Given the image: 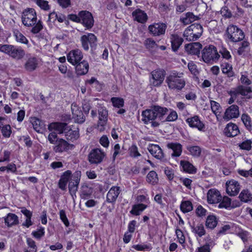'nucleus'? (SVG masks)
Returning <instances> with one entry per match:
<instances>
[{
    "label": "nucleus",
    "mask_w": 252,
    "mask_h": 252,
    "mask_svg": "<svg viewBox=\"0 0 252 252\" xmlns=\"http://www.w3.org/2000/svg\"><path fill=\"white\" fill-rule=\"evenodd\" d=\"M168 111L166 108L154 106L151 109H147L142 112V121L145 124L150 123L153 127H158L163 122L162 117Z\"/></svg>",
    "instance_id": "f257e3e1"
},
{
    "label": "nucleus",
    "mask_w": 252,
    "mask_h": 252,
    "mask_svg": "<svg viewBox=\"0 0 252 252\" xmlns=\"http://www.w3.org/2000/svg\"><path fill=\"white\" fill-rule=\"evenodd\" d=\"M225 36L227 41L236 43L244 40L245 33L244 32L236 25L230 24L228 26Z\"/></svg>",
    "instance_id": "f03ea898"
},
{
    "label": "nucleus",
    "mask_w": 252,
    "mask_h": 252,
    "mask_svg": "<svg viewBox=\"0 0 252 252\" xmlns=\"http://www.w3.org/2000/svg\"><path fill=\"white\" fill-rule=\"evenodd\" d=\"M0 51L17 60L22 59L25 55V52L22 47L9 44H0Z\"/></svg>",
    "instance_id": "7ed1b4c3"
},
{
    "label": "nucleus",
    "mask_w": 252,
    "mask_h": 252,
    "mask_svg": "<svg viewBox=\"0 0 252 252\" xmlns=\"http://www.w3.org/2000/svg\"><path fill=\"white\" fill-rule=\"evenodd\" d=\"M203 31L200 24H193L189 26L184 32L183 36L188 41H195L202 35Z\"/></svg>",
    "instance_id": "20e7f679"
},
{
    "label": "nucleus",
    "mask_w": 252,
    "mask_h": 252,
    "mask_svg": "<svg viewBox=\"0 0 252 252\" xmlns=\"http://www.w3.org/2000/svg\"><path fill=\"white\" fill-rule=\"evenodd\" d=\"M220 58V55L218 53L217 48L213 45L206 46L202 51V58L206 63L216 62Z\"/></svg>",
    "instance_id": "39448f33"
},
{
    "label": "nucleus",
    "mask_w": 252,
    "mask_h": 252,
    "mask_svg": "<svg viewBox=\"0 0 252 252\" xmlns=\"http://www.w3.org/2000/svg\"><path fill=\"white\" fill-rule=\"evenodd\" d=\"M97 40L96 36L92 33L83 35L80 38L82 46L85 51L89 50V44L90 45L92 51L95 50L97 46Z\"/></svg>",
    "instance_id": "423d86ee"
},
{
    "label": "nucleus",
    "mask_w": 252,
    "mask_h": 252,
    "mask_svg": "<svg viewBox=\"0 0 252 252\" xmlns=\"http://www.w3.org/2000/svg\"><path fill=\"white\" fill-rule=\"evenodd\" d=\"M36 20V14L34 9L28 8L23 12L22 20L25 26H33L35 24Z\"/></svg>",
    "instance_id": "0eeeda50"
},
{
    "label": "nucleus",
    "mask_w": 252,
    "mask_h": 252,
    "mask_svg": "<svg viewBox=\"0 0 252 252\" xmlns=\"http://www.w3.org/2000/svg\"><path fill=\"white\" fill-rule=\"evenodd\" d=\"M79 15L80 16L81 22L86 30L91 29L94 25V19L92 14L87 10H82L79 12Z\"/></svg>",
    "instance_id": "6e6552de"
},
{
    "label": "nucleus",
    "mask_w": 252,
    "mask_h": 252,
    "mask_svg": "<svg viewBox=\"0 0 252 252\" xmlns=\"http://www.w3.org/2000/svg\"><path fill=\"white\" fill-rule=\"evenodd\" d=\"M81 175L80 171L76 172L72 175L71 180L69 181L68 189L72 196L75 195L78 190Z\"/></svg>",
    "instance_id": "1a4fd4ad"
},
{
    "label": "nucleus",
    "mask_w": 252,
    "mask_h": 252,
    "mask_svg": "<svg viewBox=\"0 0 252 252\" xmlns=\"http://www.w3.org/2000/svg\"><path fill=\"white\" fill-rule=\"evenodd\" d=\"M104 157V153L101 150L96 148L91 151L88 159L91 164H99L102 162Z\"/></svg>",
    "instance_id": "9d476101"
},
{
    "label": "nucleus",
    "mask_w": 252,
    "mask_h": 252,
    "mask_svg": "<svg viewBox=\"0 0 252 252\" xmlns=\"http://www.w3.org/2000/svg\"><path fill=\"white\" fill-rule=\"evenodd\" d=\"M186 123L189 127L197 128L199 131L205 130V125L202 122L198 115H194L188 118L186 120Z\"/></svg>",
    "instance_id": "9b49d317"
},
{
    "label": "nucleus",
    "mask_w": 252,
    "mask_h": 252,
    "mask_svg": "<svg viewBox=\"0 0 252 252\" xmlns=\"http://www.w3.org/2000/svg\"><path fill=\"white\" fill-rule=\"evenodd\" d=\"M240 183L233 179L227 181L226 183V191L230 196H235L238 194L240 189Z\"/></svg>",
    "instance_id": "f8f14e48"
},
{
    "label": "nucleus",
    "mask_w": 252,
    "mask_h": 252,
    "mask_svg": "<svg viewBox=\"0 0 252 252\" xmlns=\"http://www.w3.org/2000/svg\"><path fill=\"white\" fill-rule=\"evenodd\" d=\"M74 147L73 144H69L64 139L61 138L54 147L53 150L56 153H63L72 150Z\"/></svg>",
    "instance_id": "ddd939ff"
},
{
    "label": "nucleus",
    "mask_w": 252,
    "mask_h": 252,
    "mask_svg": "<svg viewBox=\"0 0 252 252\" xmlns=\"http://www.w3.org/2000/svg\"><path fill=\"white\" fill-rule=\"evenodd\" d=\"M71 111L72 113V118L74 120L75 122L78 124H82L85 121V116L76 104H72Z\"/></svg>",
    "instance_id": "4468645a"
},
{
    "label": "nucleus",
    "mask_w": 252,
    "mask_h": 252,
    "mask_svg": "<svg viewBox=\"0 0 252 252\" xmlns=\"http://www.w3.org/2000/svg\"><path fill=\"white\" fill-rule=\"evenodd\" d=\"M83 58V54L79 49L70 51L67 55V61L72 65H75L80 62Z\"/></svg>",
    "instance_id": "2eb2a0df"
},
{
    "label": "nucleus",
    "mask_w": 252,
    "mask_h": 252,
    "mask_svg": "<svg viewBox=\"0 0 252 252\" xmlns=\"http://www.w3.org/2000/svg\"><path fill=\"white\" fill-rule=\"evenodd\" d=\"M239 116V107L237 105L233 104L226 109L223 119L225 120L229 121L233 118H237Z\"/></svg>",
    "instance_id": "dca6fc26"
},
{
    "label": "nucleus",
    "mask_w": 252,
    "mask_h": 252,
    "mask_svg": "<svg viewBox=\"0 0 252 252\" xmlns=\"http://www.w3.org/2000/svg\"><path fill=\"white\" fill-rule=\"evenodd\" d=\"M207 197L209 204L218 203L222 199L220 191L215 189H211L208 191Z\"/></svg>",
    "instance_id": "f3484780"
},
{
    "label": "nucleus",
    "mask_w": 252,
    "mask_h": 252,
    "mask_svg": "<svg viewBox=\"0 0 252 252\" xmlns=\"http://www.w3.org/2000/svg\"><path fill=\"white\" fill-rule=\"evenodd\" d=\"M166 26L163 23H154L149 26V30L154 36H159L165 33Z\"/></svg>",
    "instance_id": "a211bd4d"
},
{
    "label": "nucleus",
    "mask_w": 252,
    "mask_h": 252,
    "mask_svg": "<svg viewBox=\"0 0 252 252\" xmlns=\"http://www.w3.org/2000/svg\"><path fill=\"white\" fill-rule=\"evenodd\" d=\"M152 79L151 82L154 86H158L162 83L164 78V71L155 70L151 72Z\"/></svg>",
    "instance_id": "6ab92c4d"
},
{
    "label": "nucleus",
    "mask_w": 252,
    "mask_h": 252,
    "mask_svg": "<svg viewBox=\"0 0 252 252\" xmlns=\"http://www.w3.org/2000/svg\"><path fill=\"white\" fill-rule=\"evenodd\" d=\"M202 45L199 42H193L186 44L185 49L188 54L199 56Z\"/></svg>",
    "instance_id": "aec40b11"
},
{
    "label": "nucleus",
    "mask_w": 252,
    "mask_h": 252,
    "mask_svg": "<svg viewBox=\"0 0 252 252\" xmlns=\"http://www.w3.org/2000/svg\"><path fill=\"white\" fill-rule=\"evenodd\" d=\"M224 133L227 137H233L238 135L240 131L236 124L230 123L224 128Z\"/></svg>",
    "instance_id": "412c9836"
},
{
    "label": "nucleus",
    "mask_w": 252,
    "mask_h": 252,
    "mask_svg": "<svg viewBox=\"0 0 252 252\" xmlns=\"http://www.w3.org/2000/svg\"><path fill=\"white\" fill-rule=\"evenodd\" d=\"M180 168L181 171L186 173L195 174L197 172L196 168L190 162L185 160L180 161Z\"/></svg>",
    "instance_id": "4be33fe9"
},
{
    "label": "nucleus",
    "mask_w": 252,
    "mask_h": 252,
    "mask_svg": "<svg viewBox=\"0 0 252 252\" xmlns=\"http://www.w3.org/2000/svg\"><path fill=\"white\" fill-rule=\"evenodd\" d=\"M75 65V72L77 76L84 75L88 72L89 64L87 61L83 60Z\"/></svg>",
    "instance_id": "5701e85b"
},
{
    "label": "nucleus",
    "mask_w": 252,
    "mask_h": 252,
    "mask_svg": "<svg viewBox=\"0 0 252 252\" xmlns=\"http://www.w3.org/2000/svg\"><path fill=\"white\" fill-rule=\"evenodd\" d=\"M72 128L68 126L66 129L64 134L67 140L73 142L79 138V132L78 128Z\"/></svg>",
    "instance_id": "b1692460"
},
{
    "label": "nucleus",
    "mask_w": 252,
    "mask_h": 252,
    "mask_svg": "<svg viewBox=\"0 0 252 252\" xmlns=\"http://www.w3.org/2000/svg\"><path fill=\"white\" fill-rule=\"evenodd\" d=\"M120 193V187L117 186L112 187L107 194L106 201L109 203H114L116 201L119 194Z\"/></svg>",
    "instance_id": "393cba45"
},
{
    "label": "nucleus",
    "mask_w": 252,
    "mask_h": 252,
    "mask_svg": "<svg viewBox=\"0 0 252 252\" xmlns=\"http://www.w3.org/2000/svg\"><path fill=\"white\" fill-rule=\"evenodd\" d=\"M148 150L150 153L155 158L161 159L163 157V154L160 147L156 144H150Z\"/></svg>",
    "instance_id": "a878e982"
},
{
    "label": "nucleus",
    "mask_w": 252,
    "mask_h": 252,
    "mask_svg": "<svg viewBox=\"0 0 252 252\" xmlns=\"http://www.w3.org/2000/svg\"><path fill=\"white\" fill-rule=\"evenodd\" d=\"M132 15L135 21L140 23H145L148 19L147 14L144 11L140 9H137L133 11Z\"/></svg>",
    "instance_id": "bb28decb"
},
{
    "label": "nucleus",
    "mask_w": 252,
    "mask_h": 252,
    "mask_svg": "<svg viewBox=\"0 0 252 252\" xmlns=\"http://www.w3.org/2000/svg\"><path fill=\"white\" fill-rule=\"evenodd\" d=\"M38 61L36 57L29 58L26 63L24 67L25 69L29 72H32L35 70L38 66Z\"/></svg>",
    "instance_id": "cd10ccee"
},
{
    "label": "nucleus",
    "mask_w": 252,
    "mask_h": 252,
    "mask_svg": "<svg viewBox=\"0 0 252 252\" xmlns=\"http://www.w3.org/2000/svg\"><path fill=\"white\" fill-rule=\"evenodd\" d=\"M222 73L228 78L232 77L235 75L233 70L232 65L229 62H223L220 64Z\"/></svg>",
    "instance_id": "c85d7f7f"
},
{
    "label": "nucleus",
    "mask_w": 252,
    "mask_h": 252,
    "mask_svg": "<svg viewBox=\"0 0 252 252\" xmlns=\"http://www.w3.org/2000/svg\"><path fill=\"white\" fill-rule=\"evenodd\" d=\"M4 222L7 226L11 227L19 224V219L15 214L8 213L4 218Z\"/></svg>",
    "instance_id": "c756f323"
},
{
    "label": "nucleus",
    "mask_w": 252,
    "mask_h": 252,
    "mask_svg": "<svg viewBox=\"0 0 252 252\" xmlns=\"http://www.w3.org/2000/svg\"><path fill=\"white\" fill-rule=\"evenodd\" d=\"M68 127L67 124L65 123H55L48 125V128L50 130L54 129L60 134L64 133Z\"/></svg>",
    "instance_id": "7c9ffc66"
},
{
    "label": "nucleus",
    "mask_w": 252,
    "mask_h": 252,
    "mask_svg": "<svg viewBox=\"0 0 252 252\" xmlns=\"http://www.w3.org/2000/svg\"><path fill=\"white\" fill-rule=\"evenodd\" d=\"M239 198L243 203H249L252 201V193L248 189H244L240 193Z\"/></svg>",
    "instance_id": "2f4dec72"
},
{
    "label": "nucleus",
    "mask_w": 252,
    "mask_h": 252,
    "mask_svg": "<svg viewBox=\"0 0 252 252\" xmlns=\"http://www.w3.org/2000/svg\"><path fill=\"white\" fill-rule=\"evenodd\" d=\"M99 115V124L101 126L106 124L108 120V111L103 107H101L98 110Z\"/></svg>",
    "instance_id": "473e14b6"
},
{
    "label": "nucleus",
    "mask_w": 252,
    "mask_h": 252,
    "mask_svg": "<svg viewBox=\"0 0 252 252\" xmlns=\"http://www.w3.org/2000/svg\"><path fill=\"white\" fill-rule=\"evenodd\" d=\"M218 53L220 54V57L225 60L231 62L232 59V56L228 51V50L224 46H220L219 48Z\"/></svg>",
    "instance_id": "72a5a7b5"
},
{
    "label": "nucleus",
    "mask_w": 252,
    "mask_h": 252,
    "mask_svg": "<svg viewBox=\"0 0 252 252\" xmlns=\"http://www.w3.org/2000/svg\"><path fill=\"white\" fill-rule=\"evenodd\" d=\"M147 207V205L142 203L133 205L130 213L134 216H139Z\"/></svg>",
    "instance_id": "f704fd0d"
},
{
    "label": "nucleus",
    "mask_w": 252,
    "mask_h": 252,
    "mask_svg": "<svg viewBox=\"0 0 252 252\" xmlns=\"http://www.w3.org/2000/svg\"><path fill=\"white\" fill-rule=\"evenodd\" d=\"M32 124L34 129L37 132L45 128L46 125L44 122L37 118H33L32 119Z\"/></svg>",
    "instance_id": "c9c22d12"
},
{
    "label": "nucleus",
    "mask_w": 252,
    "mask_h": 252,
    "mask_svg": "<svg viewBox=\"0 0 252 252\" xmlns=\"http://www.w3.org/2000/svg\"><path fill=\"white\" fill-rule=\"evenodd\" d=\"M81 197L82 199L88 198L93 193V188L84 184L81 187Z\"/></svg>",
    "instance_id": "e433bc0d"
},
{
    "label": "nucleus",
    "mask_w": 252,
    "mask_h": 252,
    "mask_svg": "<svg viewBox=\"0 0 252 252\" xmlns=\"http://www.w3.org/2000/svg\"><path fill=\"white\" fill-rule=\"evenodd\" d=\"M196 20V17L191 12H188L180 18V21L185 25L191 23Z\"/></svg>",
    "instance_id": "4c0bfd02"
},
{
    "label": "nucleus",
    "mask_w": 252,
    "mask_h": 252,
    "mask_svg": "<svg viewBox=\"0 0 252 252\" xmlns=\"http://www.w3.org/2000/svg\"><path fill=\"white\" fill-rule=\"evenodd\" d=\"M189 154L194 157H199L201 153V148L198 146H188L187 148Z\"/></svg>",
    "instance_id": "58836bf2"
},
{
    "label": "nucleus",
    "mask_w": 252,
    "mask_h": 252,
    "mask_svg": "<svg viewBox=\"0 0 252 252\" xmlns=\"http://www.w3.org/2000/svg\"><path fill=\"white\" fill-rule=\"evenodd\" d=\"M218 220L214 215H209L206 220V226L207 228H214L217 225Z\"/></svg>",
    "instance_id": "ea45409f"
},
{
    "label": "nucleus",
    "mask_w": 252,
    "mask_h": 252,
    "mask_svg": "<svg viewBox=\"0 0 252 252\" xmlns=\"http://www.w3.org/2000/svg\"><path fill=\"white\" fill-rule=\"evenodd\" d=\"M219 203L218 207L219 208L229 209L231 204V199L228 196H224L222 197L221 201Z\"/></svg>",
    "instance_id": "a19ab883"
},
{
    "label": "nucleus",
    "mask_w": 252,
    "mask_h": 252,
    "mask_svg": "<svg viewBox=\"0 0 252 252\" xmlns=\"http://www.w3.org/2000/svg\"><path fill=\"white\" fill-rule=\"evenodd\" d=\"M241 120L246 128L251 131L252 129V125L250 116L248 114H243L241 116Z\"/></svg>",
    "instance_id": "79ce46f5"
},
{
    "label": "nucleus",
    "mask_w": 252,
    "mask_h": 252,
    "mask_svg": "<svg viewBox=\"0 0 252 252\" xmlns=\"http://www.w3.org/2000/svg\"><path fill=\"white\" fill-rule=\"evenodd\" d=\"M147 181L152 185L157 184L158 178L157 173L154 171H151L147 176Z\"/></svg>",
    "instance_id": "37998d69"
},
{
    "label": "nucleus",
    "mask_w": 252,
    "mask_h": 252,
    "mask_svg": "<svg viewBox=\"0 0 252 252\" xmlns=\"http://www.w3.org/2000/svg\"><path fill=\"white\" fill-rule=\"evenodd\" d=\"M180 209L183 213L189 212L193 209L192 204L190 201L182 202L180 205Z\"/></svg>",
    "instance_id": "c03bdc74"
},
{
    "label": "nucleus",
    "mask_w": 252,
    "mask_h": 252,
    "mask_svg": "<svg viewBox=\"0 0 252 252\" xmlns=\"http://www.w3.org/2000/svg\"><path fill=\"white\" fill-rule=\"evenodd\" d=\"M211 108L213 113L217 117L220 113V109H221L219 103L214 101L211 100Z\"/></svg>",
    "instance_id": "a18cd8bd"
},
{
    "label": "nucleus",
    "mask_w": 252,
    "mask_h": 252,
    "mask_svg": "<svg viewBox=\"0 0 252 252\" xmlns=\"http://www.w3.org/2000/svg\"><path fill=\"white\" fill-rule=\"evenodd\" d=\"M240 43L239 47L237 49V54L238 55H242L246 51V48L250 46V43L248 40H242Z\"/></svg>",
    "instance_id": "49530a36"
},
{
    "label": "nucleus",
    "mask_w": 252,
    "mask_h": 252,
    "mask_svg": "<svg viewBox=\"0 0 252 252\" xmlns=\"http://www.w3.org/2000/svg\"><path fill=\"white\" fill-rule=\"evenodd\" d=\"M113 106L120 108L124 106V100L121 97H113L111 98Z\"/></svg>",
    "instance_id": "de8ad7c7"
},
{
    "label": "nucleus",
    "mask_w": 252,
    "mask_h": 252,
    "mask_svg": "<svg viewBox=\"0 0 252 252\" xmlns=\"http://www.w3.org/2000/svg\"><path fill=\"white\" fill-rule=\"evenodd\" d=\"M0 130H1L2 136L5 138L10 137L12 133L11 127L9 125L3 126Z\"/></svg>",
    "instance_id": "09e8293b"
},
{
    "label": "nucleus",
    "mask_w": 252,
    "mask_h": 252,
    "mask_svg": "<svg viewBox=\"0 0 252 252\" xmlns=\"http://www.w3.org/2000/svg\"><path fill=\"white\" fill-rule=\"evenodd\" d=\"M239 94L246 96L248 93L252 92V88L250 86L245 87L243 85L238 86Z\"/></svg>",
    "instance_id": "8fccbe9b"
},
{
    "label": "nucleus",
    "mask_w": 252,
    "mask_h": 252,
    "mask_svg": "<svg viewBox=\"0 0 252 252\" xmlns=\"http://www.w3.org/2000/svg\"><path fill=\"white\" fill-rule=\"evenodd\" d=\"M185 84L186 82L184 78H174V89L181 90Z\"/></svg>",
    "instance_id": "3c124183"
},
{
    "label": "nucleus",
    "mask_w": 252,
    "mask_h": 252,
    "mask_svg": "<svg viewBox=\"0 0 252 252\" xmlns=\"http://www.w3.org/2000/svg\"><path fill=\"white\" fill-rule=\"evenodd\" d=\"M184 39L182 37L179 36L177 34H174V52H176L179 49L181 45L183 44Z\"/></svg>",
    "instance_id": "603ef678"
},
{
    "label": "nucleus",
    "mask_w": 252,
    "mask_h": 252,
    "mask_svg": "<svg viewBox=\"0 0 252 252\" xmlns=\"http://www.w3.org/2000/svg\"><path fill=\"white\" fill-rule=\"evenodd\" d=\"M14 35L17 41L24 44H28V39L22 33H21L18 31L14 32Z\"/></svg>",
    "instance_id": "864d4df0"
},
{
    "label": "nucleus",
    "mask_w": 252,
    "mask_h": 252,
    "mask_svg": "<svg viewBox=\"0 0 252 252\" xmlns=\"http://www.w3.org/2000/svg\"><path fill=\"white\" fill-rule=\"evenodd\" d=\"M188 67L189 71L194 76H196L199 74V71L197 68V65L193 61H190L188 63Z\"/></svg>",
    "instance_id": "5fc2aeb1"
},
{
    "label": "nucleus",
    "mask_w": 252,
    "mask_h": 252,
    "mask_svg": "<svg viewBox=\"0 0 252 252\" xmlns=\"http://www.w3.org/2000/svg\"><path fill=\"white\" fill-rule=\"evenodd\" d=\"M193 229L194 233L198 234V236H202L205 233L204 227L202 224H199L196 226H193Z\"/></svg>",
    "instance_id": "6e6d98bb"
},
{
    "label": "nucleus",
    "mask_w": 252,
    "mask_h": 252,
    "mask_svg": "<svg viewBox=\"0 0 252 252\" xmlns=\"http://www.w3.org/2000/svg\"><path fill=\"white\" fill-rule=\"evenodd\" d=\"M36 4L42 9L48 10L50 9V6L48 2L44 0H34Z\"/></svg>",
    "instance_id": "4d7b16f0"
},
{
    "label": "nucleus",
    "mask_w": 252,
    "mask_h": 252,
    "mask_svg": "<svg viewBox=\"0 0 252 252\" xmlns=\"http://www.w3.org/2000/svg\"><path fill=\"white\" fill-rule=\"evenodd\" d=\"M129 155L131 157L137 158L141 156V154L138 151V148L136 145H132L129 149Z\"/></svg>",
    "instance_id": "13d9d810"
},
{
    "label": "nucleus",
    "mask_w": 252,
    "mask_h": 252,
    "mask_svg": "<svg viewBox=\"0 0 252 252\" xmlns=\"http://www.w3.org/2000/svg\"><path fill=\"white\" fill-rule=\"evenodd\" d=\"M207 211L202 206L199 205L195 210V213L197 217L203 218L206 215Z\"/></svg>",
    "instance_id": "bf43d9fd"
},
{
    "label": "nucleus",
    "mask_w": 252,
    "mask_h": 252,
    "mask_svg": "<svg viewBox=\"0 0 252 252\" xmlns=\"http://www.w3.org/2000/svg\"><path fill=\"white\" fill-rule=\"evenodd\" d=\"M60 218L66 226L69 225V222L66 217L65 212L64 210H61L59 212Z\"/></svg>",
    "instance_id": "052dcab7"
},
{
    "label": "nucleus",
    "mask_w": 252,
    "mask_h": 252,
    "mask_svg": "<svg viewBox=\"0 0 252 252\" xmlns=\"http://www.w3.org/2000/svg\"><path fill=\"white\" fill-rule=\"evenodd\" d=\"M214 245L213 241L206 243L203 246L198 248L196 252H210V247H212Z\"/></svg>",
    "instance_id": "680f3d73"
},
{
    "label": "nucleus",
    "mask_w": 252,
    "mask_h": 252,
    "mask_svg": "<svg viewBox=\"0 0 252 252\" xmlns=\"http://www.w3.org/2000/svg\"><path fill=\"white\" fill-rule=\"evenodd\" d=\"M220 14L223 17L226 18H230L232 17L231 11L227 6H224L222 7L220 10Z\"/></svg>",
    "instance_id": "e2e57ef3"
},
{
    "label": "nucleus",
    "mask_w": 252,
    "mask_h": 252,
    "mask_svg": "<svg viewBox=\"0 0 252 252\" xmlns=\"http://www.w3.org/2000/svg\"><path fill=\"white\" fill-rule=\"evenodd\" d=\"M252 141L250 140H247L241 143L239 147L241 149L250 151L252 148Z\"/></svg>",
    "instance_id": "0e129e2a"
},
{
    "label": "nucleus",
    "mask_w": 252,
    "mask_h": 252,
    "mask_svg": "<svg viewBox=\"0 0 252 252\" xmlns=\"http://www.w3.org/2000/svg\"><path fill=\"white\" fill-rule=\"evenodd\" d=\"M60 139L55 132L50 133L48 136V139L50 143L55 145Z\"/></svg>",
    "instance_id": "69168bd1"
},
{
    "label": "nucleus",
    "mask_w": 252,
    "mask_h": 252,
    "mask_svg": "<svg viewBox=\"0 0 252 252\" xmlns=\"http://www.w3.org/2000/svg\"><path fill=\"white\" fill-rule=\"evenodd\" d=\"M91 108V106L89 101L84 100L82 103V109L84 114L88 116Z\"/></svg>",
    "instance_id": "338daca9"
},
{
    "label": "nucleus",
    "mask_w": 252,
    "mask_h": 252,
    "mask_svg": "<svg viewBox=\"0 0 252 252\" xmlns=\"http://www.w3.org/2000/svg\"><path fill=\"white\" fill-rule=\"evenodd\" d=\"M179 180L184 186L189 189H191V185L192 181L188 178L180 177Z\"/></svg>",
    "instance_id": "774afa93"
}]
</instances>
